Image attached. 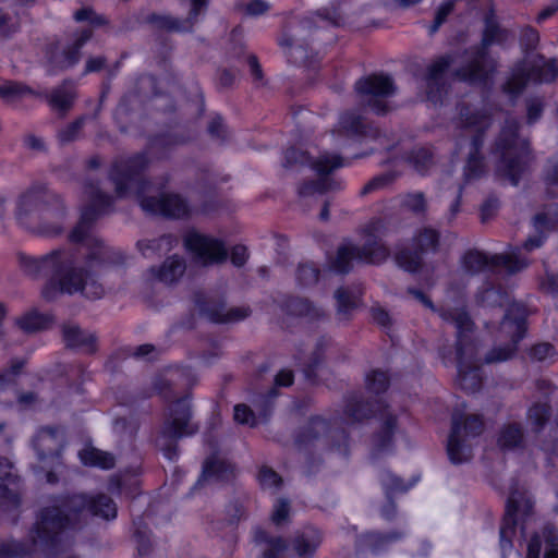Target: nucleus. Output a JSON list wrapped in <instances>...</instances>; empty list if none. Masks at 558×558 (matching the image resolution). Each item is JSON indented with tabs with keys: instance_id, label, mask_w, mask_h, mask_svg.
Listing matches in <instances>:
<instances>
[{
	"instance_id": "25",
	"label": "nucleus",
	"mask_w": 558,
	"mask_h": 558,
	"mask_svg": "<svg viewBox=\"0 0 558 558\" xmlns=\"http://www.w3.org/2000/svg\"><path fill=\"white\" fill-rule=\"evenodd\" d=\"M405 531H391L388 533L366 532L356 539V555L365 558L366 554L379 555L390 548L393 544L407 536Z\"/></svg>"
},
{
	"instance_id": "45",
	"label": "nucleus",
	"mask_w": 558,
	"mask_h": 558,
	"mask_svg": "<svg viewBox=\"0 0 558 558\" xmlns=\"http://www.w3.org/2000/svg\"><path fill=\"white\" fill-rule=\"evenodd\" d=\"M134 526V538L137 544V551L141 557L149 554L151 543L149 538V532L143 518L138 517L133 521Z\"/></svg>"
},
{
	"instance_id": "22",
	"label": "nucleus",
	"mask_w": 558,
	"mask_h": 558,
	"mask_svg": "<svg viewBox=\"0 0 558 558\" xmlns=\"http://www.w3.org/2000/svg\"><path fill=\"white\" fill-rule=\"evenodd\" d=\"M456 62V54L447 53L434 59L423 77L427 100L434 105L442 102L448 92L447 73Z\"/></svg>"
},
{
	"instance_id": "2",
	"label": "nucleus",
	"mask_w": 558,
	"mask_h": 558,
	"mask_svg": "<svg viewBox=\"0 0 558 558\" xmlns=\"http://www.w3.org/2000/svg\"><path fill=\"white\" fill-rule=\"evenodd\" d=\"M527 310L523 304L511 303L501 322L500 328L510 341L505 345L493 348L482 360L478 354V341L474 332V323L468 311L441 310L440 318L453 325L457 329L454 356L451 352L441 351V356L447 363H456L458 377L457 381L460 388L469 393L480 390L482 387L481 365L501 363L510 360L515 351L518 343L523 339L526 331Z\"/></svg>"
},
{
	"instance_id": "12",
	"label": "nucleus",
	"mask_w": 558,
	"mask_h": 558,
	"mask_svg": "<svg viewBox=\"0 0 558 558\" xmlns=\"http://www.w3.org/2000/svg\"><path fill=\"white\" fill-rule=\"evenodd\" d=\"M198 430V425L192 421V410L189 397L172 402L167 410L155 442L165 458L174 461L179 457L178 441L182 437L192 436Z\"/></svg>"
},
{
	"instance_id": "18",
	"label": "nucleus",
	"mask_w": 558,
	"mask_h": 558,
	"mask_svg": "<svg viewBox=\"0 0 558 558\" xmlns=\"http://www.w3.org/2000/svg\"><path fill=\"white\" fill-rule=\"evenodd\" d=\"M314 29V22L310 17H305L296 23H291L278 45L289 62L295 65H305L310 63L312 58V49L308 47L307 37Z\"/></svg>"
},
{
	"instance_id": "29",
	"label": "nucleus",
	"mask_w": 558,
	"mask_h": 558,
	"mask_svg": "<svg viewBox=\"0 0 558 558\" xmlns=\"http://www.w3.org/2000/svg\"><path fill=\"white\" fill-rule=\"evenodd\" d=\"M233 466L231 463L216 457L208 458L203 465V472L193 489L203 486L205 483H222L233 477Z\"/></svg>"
},
{
	"instance_id": "11",
	"label": "nucleus",
	"mask_w": 558,
	"mask_h": 558,
	"mask_svg": "<svg viewBox=\"0 0 558 558\" xmlns=\"http://www.w3.org/2000/svg\"><path fill=\"white\" fill-rule=\"evenodd\" d=\"M295 165H308L319 175L318 179L306 181L299 186L298 193L300 197L315 194L322 195L329 191L342 189L341 182L328 177L333 170L345 165L341 156L325 151L315 160H312L306 151L290 147L284 151L283 166L288 168Z\"/></svg>"
},
{
	"instance_id": "53",
	"label": "nucleus",
	"mask_w": 558,
	"mask_h": 558,
	"mask_svg": "<svg viewBox=\"0 0 558 558\" xmlns=\"http://www.w3.org/2000/svg\"><path fill=\"white\" fill-rule=\"evenodd\" d=\"M549 416L550 408L546 402H537L529 410V420L534 425L535 430L543 428Z\"/></svg>"
},
{
	"instance_id": "28",
	"label": "nucleus",
	"mask_w": 558,
	"mask_h": 558,
	"mask_svg": "<svg viewBox=\"0 0 558 558\" xmlns=\"http://www.w3.org/2000/svg\"><path fill=\"white\" fill-rule=\"evenodd\" d=\"M533 226L536 234L529 236L524 243L523 248L531 252L543 245L546 239V232L555 229L558 226V211L557 208H550L548 211H541L533 218Z\"/></svg>"
},
{
	"instance_id": "63",
	"label": "nucleus",
	"mask_w": 558,
	"mask_h": 558,
	"mask_svg": "<svg viewBox=\"0 0 558 558\" xmlns=\"http://www.w3.org/2000/svg\"><path fill=\"white\" fill-rule=\"evenodd\" d=\"M234 421L239 424L248 425L251 427L257 424L256 417L253 411L246 404H236L234 407Z\"/></svg>"
},
{
	"instance_id": "7",
	"label": "nucleus",
	"mask_w": 558,
	"mask_h": 558,
	"mask_svg": "<svg viewBox=\"0 0 558 558\" xmlns=\"http://www.w3.org/2000/svg\"><path fill=\"white\" fill-rule=\"evenodd\" d=\"M66 214L62 198L41 185L23 193L16 204L15 218L25 228L34 229L46 235H56L62 231L59 223L48 225L46 220L64 218Z\"/></svg>"
},
{
	"instance_id": "30",
	"label": "nucleus",
	"mask_w": 558,
	"mask_h": 558,
	"mask_svg": "<svg viewBox=\"0 0 558 558\" xmlns=\"http://www.w3.org/2000/svg\"><path fill=\"white\" fill-rule=\"evenodd\" d=\"M92 35L93 32L89 28L76 33L73 43L61 53L52 56L50 62L59 70L75 65L80 61L82 47L92 38Z\"/></svg>"
},
{
	"instance_id": "32",
	"label": "nucleus",
	"mask_w": 558,
	"mask_h": 558,
	"mask_svg": "<svg viewBox=\"0 0 558 558\" xmlns=\"http://www.w3.org/2000/svg\"><path fill=\"white\" fill-rule=\"evenodd\" d=\"M63 340L66 347L93 353L96 350V338L89 331L81 329L75 324H65L62 328Z\"/></svg>"
},
{
	"instance_id": "1",
	"label": "nucleus",
	"mask_w": 558,
	"mask_h": 558,
	"mask_svg": "<svg viewBox=\"0 0 558 558\" xmlns=\"http://www.w3.org/2000/svg\"><path fill=\"white\" fill-rule=\"evenodd\" d=\"M84 194L87 204L70 233L69 247L53 250L40 257H20L21 268L26 275L49 279L43 289L46 300H53L59 293H81L88 299H100L105 293L100 281L102 270L124 260L120 251L106 245L93 231L94 222L112 206V197L92 181L85 183Z\"/></svg>"
},
{
	"instance_id": "14",
	"label": "nucleus",
	"mask_w": 558,
	"mask_h": 558,
	"mask_svg": "<svg viewBox=\"0 0 558 558\" xmlns=\"http://www.w3.org/2000/svg\"><path fill=\"white\" fill-rule=\"evenodd\" d=\"M483 429L484 422L481 415L465 414L463 410L454 409L447 444V453L452 463L460 464L471 459L472 450L468 440L480 436Z\"/></svg>"
},
{
	"instance_id": "4",
	"label": "nucleus",
	"mask_w": 558,
	"mask_h": 558,
	"mask_svg": "<svg viewBox=\"0 0 558 558\" xmlns=\"http://www.w3.org/2000/svg\"><path fill=\"white\" fill-rule=\"evenodd\" d=\"M89 515L111 520L117 517L116 502L105 494L60 495L41 509L31 532L33 544L45 548H54L61 536L76 530Z\"/></svg>"
},
{
	"instance_id": "58",
	"label": "nucleus",
	"mask_w": 558,
	"mask_h": 558,
	"mask_svg": "<svg viewBox=\"0 0 558 558\" xmlns=\"http://www.w3.org/2000/svg\"><path fill=\"white\" fill-rule=\"evenodd\" d=\"M408 292L411 295H413L418 302H421L425 307L429 308L433 312H437L439 315H440V311L441 310H452V311H454V310H458V308H463L464 311H466L464 304H460V305H457L454 307L450 306V305H442L440 307H436L428 296H426L421 290L415 289V288H409Z\"/></svg>"
},
{
	"instance_id": "3",
	"label": "nucleus",
	"mask_w": 558,
	"mask_h": 558,
	"mask_svg": "<svg viewBox=\"0 0 558 558\" xmlns=\"http://www.w3.org/2000/svg\"><path fill=\"white\" fill-rule=\"evenodd\" d=\"M373 415H378L380 427L372 439L371 456L373 459L393 451V435L397 429V415L389 411L388 404L381 400L365 401L361 395L353 392L345 399L343 416L326 421L320 416L312 417L307 425L296 436L299 447L319 444L322 448L335 450L347 457L349 453V437L341 424L360 423Z\"/></svg>"
},
{
	"instance_id": "16",
	"label": "nucleus",
	"mask_w": 558,
	"mask_h": 558,
	"mask_svg": "<svg viewBox=\"0 0 558 558\" xmlns=\"http://www.w3.org/2000/svg\"><path fill=\"white\" fill-rule=\"evenodd\" d=\"M529 266V259L523 256L520 247H514L509 253L487 255L477 250H469L462 256L463 269L475 275L488 269L493 272L505 269L509 275L523 270Z\"/></svg>"
},
{
	"instance_id": "19",
	"label": "nucleus",
	"mask_w": 558,
	"mask_h": 558,
	"mask_svg": "<svg viewBox=\"0 0 558 558\" xmlns=\"http://www.w3.org/2000/svg\"><path fill=\"white\" fill-rule=\"evenodd\" d=\"M440 234L437 230L424 227L417 231L414 236L415 251L407 247H397L395 259L397 265L409 272H416L421 265V253H434L439 245Z\"/></svg>"
},
{
	"instance_id": "8",
	"label": "nucleus",
	"mask_w": 558,
	"mask_h": 558,
	"mask_svg": "<svg viewBox=\"0 0 558 558\" xmlns=\"http://www.w3.org/2000/svg\"><path fill=\"white\" fill-rule=\"evenodd\" d=\"M485 27L481 45L465 49L460 58V65L454 70V76L470 84H485L496 69L495 60L488 53V47L502 44L508 38V32L501 28L493 11L485 16Z\"/></svg>"
},
{
	"instance_id": "31",
	"label": "nucleus",
	"mask_w": 558,
	"mask_h": 558,
	"mask_svg": "<svg viewBox=\"0 0 558 558\" xmlns=\"http://www.w3.org/2000/svg\"><path fill=\"white\" fill-rule=\"evenodd\" d=\"M284 310L287 314L303 317L308 322H320L326 318V312L313 304L310 300L299 298V296H290L284 302Z\"/></svg>"
},
{
	"instance_id": "21",
	"label": "nucleus",
	"mask_w": 558,
	"mask_h": 558,
	"mask_svg": "<svg viewBox=\"0 0 558 558\" xmlns=\"http://www.w3.org/2000/svg\"><path fill=\"white\" fill-rule=\"evenodd\" d=\"M184 244L195 262L204 266L220 264L228 258V251L221 240L196 231L185 235Z\"/></svg>"
},
{
	"instance_id": "15",
	"label": "nucleus",
	"mask_w": 558,
	"mask_h": 558,
	"mask_svg": "<svg viewBox=\"0 0 558 558\" xmlns=\"http://www.w3.org/2000/svg\"><path fill=\"white\" fill-rule=\"evenodd\" d=\"M558 76V61L536 56L519 62L510 77L504 84V90L512 96L519 95L527 83H550Z\"/></svg>"
},
{
	"instance_id": "33",
	"label": "nucleus",
	"mask_w": 558,
	"mask_h": 558,
	"mask_svg": "<svg viewBox=\"0 0 558 558\" xmlns=\"http://www.w3.org/2000/svg\"><path fill=\"white\" fill-rule=\"evenodd\" d=\"M178 244L177 236L163 234L158 239L141 240L136 243L138 251L146 258L161 256L170 252Z\"/></svg>"
},
{
	"instance_id": "52",
	"label": "nucleus",
	"mask_w": 558,
	"mask_h": 558,
	"mask_svg": "<svg viewBox=\"0 0 558 558\" xmlns=\"http://www.w3.org/2000/svg\"><path fill=\"white\" fill-rule=\"evenodd\" d=\"M20 493L17 488H9L0 485V511H15L20 506Z\"/></svg>"
},
{
	"instance_id": "38",
	"label": "nucleus",
	"mask_w": 558,
	"mask_h": 558,
	"mask_svg": "<svg viewBox=\"0 0 558 558\" xmlns=\"http://www.w3.org/2000/svg\"><path fill=\"white\" fill-rule=\"evenodd\" d=\"M80 459L85 465L99 466L105 470L114 466V457L111 453L95 448L82 450L80 452Z\"/></svg>"
},
{
	"instance_id": "35",
	"label": "nucleus",
	"mask_w": 558,
	"mask_h": 558,
	"mask_svg": "<svg viewBox=\"0 0 558 558\" xmlns=\"http://www.w3.org/2000/svg\"><path fill=\"white\" fill-rule=\"evenodd\" d=\"M477 303L485 307L504 306L510 302V296L501 287L485 283L476 295Z\"/></svg>"
},
{
	"instance_id": "55",
	"label": "nucleus",
	"mask_w": 558,
	"mask_h": 558,
	"mask_svg": "<svg viewBox=\"0 0 558 558\" xmlns=\"http://www.w3.org/2000/svg\"><path fill=\"white\" fill-rule=\"evenodd\" d=\"M290 515V501L287 498H278L274 505L271 521L276 525L288 522Z\"/></svg>"
},
{
	"instance_id": "41",
	"label": "nucleus",
	"mask_w": 558,
	"mask_h": 558,
	"mask_svg": "<svg viewBox=\"0 0 558 558\" xmlns=\"http://www.w3.org/2000/svg\"><path fill=\"white\" fill-rule=\"evenodd\" d=\"M189 137L179 134H168L155 137L150 142V149L158 153V157H165L167 151L177 145L184 144L189 141Z\"/></svg>"
},
{
	"instance_id": "51",
	"label": "nucleus",
	"mask_w": 558,
	"mask_h": 558,
	"mask_svg": "<svg viewBox=\"0 0 558 558\" xmlns=\"http://www.w3.org/2000/svg\"><path fill=\"white\" fill-rule=\"evenodd\" d=\"M87 116H81L58 132V138L62 144L71 143L78 138L82 129L84 128Z\"/></svg>"
},
{
	"instance_id": "9",
	"label": "nucleus",
	"mask_w": 558,
	"mask_h": 558,
	"mask_svg": "<svg viewBox=\"0 0 558 558\" xmlns=\"http://www.w3.org/2000/svg\"><path fill=\"white\" fill-rule=\"evenodd\" d=\"M388 233L389 228L385 220H372L363 230V245H356L347 241L338 247L337 254L331 260L332 270L338 274H348L352 269L353 262L366 264L384 263L390 255L389 248L383 242V239Z\"/></svg>"
},
{
	"instance_id": "42",
	"label": "nucleus",
	"mask_w": 558,
	"mask_h": 558,
	"mask_svg": "<svg viewBox=\"0 0 558 558\" xmlns=\"http://www.w3.org/2000/svg\"><path fill=\"white\" fill-rule=\"evenodd\" d=\"M523 441V429L520 424L507 425L499 435L498 444L502 448L512 449L519 447Z\"/></svg>"
},
{
	"instance_id": "10",
	"label": "nucleus",
	"mask_w": 558,
	"mask_h": 558,
	"mask_svg": "<svg viewBox=\"0 0 558 558\" xmlns=\"http://www.w3.org/2000/svg\"><path fill=\"white\" fill-rule=\"evenodd\" d=\"M518 131L519 122L513 118L507 119L492 150L498 157L496 175L512 185H518L531 160L529 143L519 136Z\"/></svg>"
},
{
	"instance_id": "44",
	"label": "nucleus",
	"mask_w": 558,
	"mask_h": 558,
	"mask_svg": "<svg viewBox=\"0 0 558 558\" xmlns=\"http://www.w3.org/2000/svg\"><path fill=\"white\" fill-rule=\"evenodd\" d=\"M50 320H51L50 316L41 314L34 310V311L26 313L24 316H22L17 320V324L23 330H25L27 332H32V331H36V330L46 328L48 326V324L50 323Z\"/></svg>"
},
{
	"instance_id": "23",
	"label": "nucleus",
	"mask_w": 558,
	"mask_h": 558,
	"mask_svg": "<svg viewBox=\"0 0 558 558\" xmlns=\"http://www.w3.org/2000/svg\"><path fill=\"white\" fill-rule=\"evenodd\" d=\"M195 304L202 315L213 323L231 324L245 319L251 314L250 307H227L222 300H207L203 294L195 295Z\"/></svg>"
},
{
	"instance_id": "37",
	"label": "nucleus",
	"mask_w": 558,
	"mask_h": 558,
	"mask_svg": "<svg viewBox=\"0 0 558 558\" xmlns=\"http://www.w3.org/2000/svg\"><path fill=\"white\" fill-rule=\"evenodd\" d=\"M185 271V262L173 255L167 258L158 270V278L166 283L175 282Z\"/></svg>"
},
{
	"instance_id": "64",
	"label": "nucleus",
	"mask_w": 558,
	"mask_h": 558,
	"mask_svg": "<svg viewBox=\"0 0 558 558\" xmlns=\"http://www.w3.org/2000/svg\"><path fill=\"white\" fill-rule=\"evenodd\" d=\"M545 184L547 194L558 198V161L547 171Z\"/></svg>"
},
{
	"instance_id": "17",
	"label": "nucleus",
	"mask_w": 558,
	"mask_h": 558,
	"mask_svg": "<svg viewBox=\"0 0 558 558\" xmlns=\"http://www.w3.org/2000/svg\"><path fill=\"white\" fill-rule=\"evenodd\" d=\"M359 102L376 114L388 111V98L393 96L397 87L388 74H371L357 80L354 84Z\"/></svg>"
},
{
	"instance_id": "60",
	"label": "nucleus",
	"mask_w": 558,
	"mask_h": 558,
	"mask_svg": "<svg viewBox=\"0 0 558 558\" xmlns=\"http://www.w3.org/2000/svg\"><path fill=\"white\" fill-rule=\"evenodd\" d=\"M402 206L413 213H422L426 208V199L423 193H410L402 199Z\"/></svg>"
},
{
	"instance_id": "26",
	"label": "nucleus",
	"mask_w": 558,
	"mask_h": 558,
	"mask_svg": "<svg viewBox=\"0 0 558 558\" xmlns=\"http://www.w3.org/2000/svg\"><path fill=\"white\" fill-rule=\"evenodd\" d=\"M332 133L355 140L376 138L379 134L377 129L353 110H348L340 116L338 128Z\"/></svg>"
},
{
	"instance_id": "39",
	"label": "nucleus",
	"mask_w": 558,
	"mask_h": 558,
	"mask_svg": "<svg viewBox=\"0 0 558 558\" xmlns=\"http://www.w3.org/2000/svg\"><path fill=\"white\" fill-rule=\"evenodd\" d=\"M417 481L418 478H414L410 484H405L401 477L390 471H384L380 474V483L387 499L392 498L393 494L408 492Z\"/></svg>"
},
{
	"instance_id": "40",
	"label": "nucleus",
	"mask_w": 558,
	"mask_h": 558,
	"mask_svg": "<svg viewBox=\"0 0 558 558\" xmlns=\"http://www.w3.org/2000/svg\"><path fill=\"white\" fill-rule=\"evenodd\" d=\"M331 344V339L322 337L317 340L315 350L310 361L304 365L303 373L308 380H315V371L323 361L325 350Z\"/></svg>"
},
{
	"instance_id": "48",
	"label": "nucleus",
	"mask_w": 558,
	"mask_h": 558,
	"mask_svg": "<svg viewBox=\"0 0 558 558\" xmlns=\"http://www.w3.org/2000/svg\"><path fill=\"white\" fill-rule=\"evenodd\" d=\"M410 161L417 172L424 174L434 163L433 153L427 147L414 148L411 151Z\"/></svg>"
},
{
	"instance_id": "61",
	"label": "nucleus",
	"mask_w": 558,
	"mask_h": 558,
	"mask_svg": "<svg viewBox=\"0 0 558 558\" xmlns=\"http://www.w3.org/2000/svg\"><path fill=\"white\" fill-rule=\"evenodd\" d=\"M74 19L76 22H89L93 26H101L107 24V20L104 15L97 14L90 8H82L76 11L74 14Z\"/></svg>"
},
{
	"instance_id": "20",
	"label": "nucleus",
	"mask_w": 558,
	"mask_h": 558,
	"mask_svg": "<svg viewBox=\"0 0 558 558\" xmlns=\"http://www.w3.org/2000/svg\"><path fill=\"white\" fill-rule=\"evenodd\" d=\"M533 502L524 495L513 492L508 497L506 512L499 531V546L501 558H507L512 550V538L515 535L518 514L529 515L532 511Z\"/></svg>"
},
{
	"instance_id": "34",
	"label": "nucleus",
	"mask_w": 558,
	"mask_h": 558,
	"mask_svg": "<svg viewBox=\"0 0 558 558\" xmlns=\"http://www.w3.org/2000/svg\"><path fill=\"white\" fill-rule=\"evenodd\" d=\"M50 107L64 116L73 106L75 90L72 84L64 82L46 95Z\"/></svg>"
},
{
	"instance_id": "24",
	"label": "nucleus",
	"mask_w": 558,
	"mask_h": 558,
	"mask_svg": "<svg viewBox=\"0 0 558 558\" xmlns=\"http://www.w3.org/2000/svg\"><path fill=\"white\" fill-rule=\"evenodd\" d=\"M191 10L189 16L184 20L173 17L168 14L153 13L147 16V22L158 29L178 33H189L193 31L197 22L198 15L204 11L209 0H190Z\"/></svg>"
},
{
	"instance_id": "27",
	"label": "nucleus",
	"mask_w": 558,
	"mask_h": 558,
	"mask_svg": "<svg viewBox=\"0 0 558 558\" xmlns=\"http://www.w3.org/2000/svg\"><path fill=\"white\" fill-rule=\"evenodd\" d=\"M64 437L59 427H43L33 438V448L40 461L59 456Z\"/></svg>"
},
{
	"instance_id": "47",
	"label": "nucleus",
	"mask_w": 558,
	"mask_h": 558,
	"mask_svg": "<svg viewBox=\"0 0 558 558\" xmlns=\"http://www.w3.org/2000/svg\"><path fill=\"white\" fill-rule=\"evenodd\" d=\"M365 383L369 392L380 395L388 389L390 379L386 372L374 369L366 375Z\"/></svg>"
},
{
	"instance_id": "59",
	"label": "nucleus",
	"mask_w": 558,
	"mask_h": 558,
	"mask_svg": "<svg viewBox=\"0 0 558 558\" xmlns=\"http://www.w3.org/2000/svg\"><path fill=\"white\" fill-rule=\"evenodd\" d=\"M207 132L213 140L220 143L228 138V131L220 116H215L211 118L207 126Z\"/></svg>"
},
{
	"instance_id": "46",
	"label": "nucleus",
	"mask_w": 558,
	"mask_h": 558,
	"mask_svg": "<svg viewBox=\"0 0 558 558\" xmlns=\"http://www.w3.org/2000/svg\"><path fill=\"white\" fill-rule=\"evenodd\" d=\"M258 482L264 490L276 494L282 486V477L271 468L262 466L258 472Z\"/></svg>"
},
{
	"instance_id": "57",
	"label": "nucleus",
	"mask_w": 558,
	"mask_h": 558,
	"mask_svg": "<svg viewBox=\"0 0 558 558\" xmlns=\"http://www.w3.org/2000/svg\"><path fill=\"white\" fill-rule=\"evenodd\" d=\"M238 9L247 16L257 17L269 11L270 4L265 0H250L247 3H241Z\"/></svg>"
},
{
	"instance_id": "6",
	"label": "nucleus",
	"mask_w": 558,
	"mask_h": 558,
	"mask_svg": "<svg viewBox=\"0 0 558 558\" xmlns=\"http://www.w3.org/2000/svg\"><path fill=\"white\" fill-rule=\"evenodd\" d=\"M459 125L462 129V137L469 140V150L463 167V183L459 185L457 196L451 202L446 215L448 223H451L460 211L464 185L480 180L486 173V165L481 149L484 143V132L490 125V118L488 114L474 110L470 106L461 105L459 108Z\"/></svg>"
},
{
	"instance_id": "13",
	"label": "nucleus",
	"mask_w": 558,
	"mask_h": 558,
	"mask_svg": "<svg viewBox=\"0 0 558 558\" xmlns=\"http://www.w3.org/2000/svg\"><path fill=\"white\" fill-rule=\"evenodd\" d=\"M254 542L258 545H266L264 558H282L289 553L291 558H314L323 542L322 532L314 526H306L298 531L288 545L281 537H269L262 527L253 531Z\"/></svg>"
},
{
	"instance_id": "54",
	"label": "nucleus",
	"mask_w": 558,
	"mask_h": 558,
	"mask_svg": "<svg viewBox=\"0 0 558 558\" xmlns=\"http://www.w3.org/2000/svg\"><path fill=\"white\" fill-rule=\"evenodd\" d=\"M24 365L25 361L23 359L16 357L10 361L9 367L0 373V391L14 383L15 377L21 373Z\"/></svg>"
},
{
	"instance_id": "49",
	"label": "nucleus",
	"mask_w": 558,
	"mask_h": 558,
	"mask_svg": "<svg viewBox=\"0 0 558 558\" xmlns=\"http://www.w3.org/2000/svg\"><path fill=\"white\" fill-rule=\"evenodd\" d=\"M296 281L301 287H311L318 281L319 269L313 263H301L296 269Z\"/></svg>"
},
{
	"instance_id": "62",
	"label": "nucleus",
	"mask_w": 558,
	"mask_h": 558,
	"mask_svg": "<svg viewBox=\"0 0 558 558\" xmlns=\"http://www.w3.org/2000/svg\"><path fill=\"white\" fill-rule=\"evenodd\" d=\"M454 7L453 0H447L437 9L433 24L429 27V33L434 34L447 20L448 15L452 12Z\"/></svg>"
},
{
	"instance_id": "43",
	"label": "nucleus",
	"mask_w": 558,
	"mask_h": 558,
	"mask_svg": "<svg viewBox=\"0 0 558 558\" xmlns=\"http://www.w3.org/2000/svg\"><path fill=\"white\" fill-rule=\"evenodd\" d=\"M335 299L339 319L347 320L356 305L353 294L345 288H339L335 292Z\"/></svg>"
},
{
	"instance_id": "56",
	"label": "nucleus",
	"mask_w": 558,
	"mask_h": 558,
	"mask_svg": "<svg viewBox=\"0 0 558 558\" xmlns=\"http://www.w3.org/2000/svg\"><path fill=\"white\" fill-rule=\"evenodd\" d=\"M541 290L551 296L558 307V274L546 269L544 278L539 282Z\"/></svg>"
},
{
	"instance_id": "36",
	"label": "nucleus",
	"mask_w": 558,
	"mask_h": 558,
	"mask_svg": "<svg viewBox=\"0 0 558 558\" xmlns=\"http://www.w3.org/2000/svg\"><path fill=\"white\" fill-rule=\"evenodd\" d=\"M29 86L13 81H7L0 85V98L5 102H15L28 96H38Z\"/></svg>"
},
{
	"instance_id": "50",
	"label": "nucleus",
	"mask_w": 558,
	"mask_h": 558,
	"mask_svg": "<svg viewBox=\"0 0 558 558\" xmlns=\"http://www.w3.org/2000/svg\"><path fill=\"white\" fill-rule=\"evenodd\" d=\"M530 355L538 362L554 363L558 360V350L549 342H542L531 348Z\"/></svg>"
},
{
	"instance_id": "5",
	"label": "nucleus",
	"mask_w": 558,
	"mask_h": 558,
	"mask_svg": "<svg viewBox=\"0 0 558 558\" xmlns=\"http://www.w3.org/2000/svg\"><path fill=\"white\" fill-rule=\"evenodd\" d=\"M147 165L148 159L145 153L120 158L113 162L109 175L116 185L118 196L134 195L141 208L148 214L178 219L190 216L193 208L185 198L179 194L162 192L168 178H161L158 182H150L144 178Z\"/></svg>"
}]
</instances>
